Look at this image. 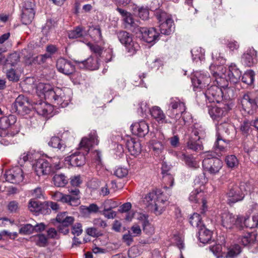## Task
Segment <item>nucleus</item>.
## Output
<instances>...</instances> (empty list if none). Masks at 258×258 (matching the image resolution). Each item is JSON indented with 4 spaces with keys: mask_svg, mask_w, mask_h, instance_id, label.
Segmentation results:
<instances>
[{
    "mask_svg": "<svg viewBox=\"0 0 258 258\" xmlns=\"http://www.w3.org/2000/svg\"><path fill=\"white\" fill-rule=\"evenodd\" d=\"M36 90L40 97L47 99L58 107L64 108L69 104L70 98L66 96L62 89L53 88L49 84L39 83L36 87Z\"/></svg>",
    "mask_w": 258,
    "mask_h": 258,
    "instance_id": "obj_1",
    "label": "nucleus"
},
{
    "mask_svg": "<svg viewBox=\"0 0 258 258\" xmlns=\"http://www.w3.org/2000/svg\"><path fill=\"white\" fill-rule=\"evenodd\" d=\"M210 70L215 78V81L219 85L221 84V81L223 80L230 81L234 84L236 83L239 81L241 76V72L233 63H231L229 66L228 72L222 66L211 65L210 67Z\"/></svg>",
    "mask_w": 258,
    "mask_h": 258,
    "instance_id": "obj_2",
    "label": "nucleus"
},
{
    "mask_svg": "<svg viewBox=\"0 0 258 258\" xmlns=\"http://www.w3.org/2000/svg\"><path fill=\"white\" fill-rule=\"evenodd\" d=\"M220 222L222 226L227 229H232L242 226L243 216L236 215L228 212L224 211L219 215Z\"/></svg>",
    "mask_w": 258,
    "mask_h": 258,
    "instance_id": "obj_3",
    "label": "nucleus"
},
{
    "mask_svg": "<svg viewBox=\"0 0 258 258\" xmlns=\"http://www.w3.org/2000/svg\"><path fill=\"white\" fill-rule=\"evenodd\" d=\"M249 190V185L245 183H241L239 186L234 184L231 185L227 193L228 203L231 205L241 201L245 195Z\"/></svg>",
    "mask_w": 258,
    "mask_h": 258,
    "instance_id": "obj_4",
    "label": "nucleus"
},
{
    "mask_svg": "<svg viewBox=\"0 0 258 258\" xmlns=\"http://www.w3.org/2000/svg\"><path fill=\"white\" fill-rule=\"evenodd\" d=\"M118 38L120 43L123 44L126 51L131 55L135 54L139 50L140 46L134 41L132 34L125 31L117 33Z\"/></svg>",
    "mask_w": 258,
    "mask_h": 258,
    "instance_id": "obj_5",
    "label": "nucleus"
},
{
    "mask_svg": "<svg viewBox=\"0 0 258 258\" xmlns=\"http://www.w3.org/2000/svg\"><path fill=\"white\" fill-rule=\"evenodd\" d=\"M156 17L160 24V30L161 34L169 35L172 31L173 21L166 13L160 11L156 12Z\"/></svg>",
    "mask_w": 258,
    "mask_h": 258,
    "instance_id": "obj_6",
    "label": "nucleus"
},
{
    "mask_svg": "<svg viewBox=\"0 0 258 258\" xmlns=\"http://www.w3.org/2000/svg\"><path fill=\"white\" fill-rule=\"evenodd\" d=\"M31 105L28 98L22 95L18 96L12 105V110L21 115L28 114Z\"/></svg>",
    "mask_w": 258,
    "mask_h": 258,
    "instance_id": "obj_7",
    "label": "nucleus"
},
{
    "mask_svg": "<svg viewBox=\"0 0 258 258\" xmlns=\"http://www.w3.org/2000/svg\"><path fill=\"white\" fill-rule=\"evenodd\" d=\"M223 166V162L218 158H205L203 161L204 171L211 175L218 173Z\"/></svg>",
    "mask_w": 258,
    "mask_h": 258,
    "instance_id": "obj_8",
    "label": "nucleus"
},
{
    "mask_svg": "<svg viewBox=\"0 0 258 258\" xmlns=\"http://www.w3.org/2000/svg\"><path fill=\"white\" fill-rule=\"evenodd\" d=\"M241 111L243 115L252 114L257 108L256 101L252 99L248 94H245L241 99Z\"/></svg>",
    "mask_w": 258,
    "mask_h": 258,
    "instance_id": "obj_9",
    "label": "nucleus"
},
{
    "mask_svg": "<svg viewBox=\"0 0 258 258\" xmlns=\"http://www.w3.org/2000/svg\"><path fill=\"white\" fill-rule=\"evenodd\" d=\"M4 176L6 181L9 182L19 183L24 179V171L21 167L16 166L7 171Z\"/></svg>",
    "mask_w": 258,
    "mask_h": 258,
    "instance_id": "obj_10",
    "label": "nucleus"
},
{
    "mask_svg": "<svg viewBox=\"0 0 258 258\" xmlns=\"http://www.w3.org/2000/svg\"><path fill=\"white\" fill-rule=\"evenodd\" d=\"M250 210L251 212H254L252 218L243 217V225L241 227H239V229H242L244 227L251 229L257 227L258 225V205L257 204H252L250 206Z\"/></svg>",
    "mask_w": 258,
    "mask_h": 258,
    "instance_id": "obj_11",
    "label": "nucleus"
},
{
    "mask_svg": "<svg viewBox=\"0 0 258 258\" xmlns=\"http://www.w3.org/2000/svg\"><path fill=\"white\" fill-rule=\"evenodd\" d=\"M18 133L19 131L15 126H12L8 130L1 131V144L4 146L13 144L14 142L13 139Z\"/></svg>",
    "mask_w": 258,
    "mask_h": 258,
    "instance_id": "obj_12",
    "label": "nucleus"
},
{
    "mask_svg": "<svg viewBox=\"0 0 258 258\" xmlns=\"http://www.w3.org/2000/svg\"><path fill=\"white\" fill-rule=\"evenodd\" d=\"M135 33H139L142 39L147 43H151L156 40L159 36L158 33L154 28L149 29L145 27L137 28V31H135Z\"/></svg>",
    "mask_w": 258,
    "mask_h": 258,
    "instance_id": "obj_13",
    "label": "nucleus"
},
{
    "mask_svg": "<svg viewBox=\"0 0 258 258\" xmlns=\"http://www.w3.org/2000/svg\"><path fill=\"white\" fill-rule=\"evenodd\" d=\"M89 138H83L80 143V149L84 150L87 154L90 148L95 145L98 144L99 141L95 131H93L89 135Z\"/></svg>",
    "mask_w": 258,
    "mask_h": 258,
    "instance_id": "obj_14",
    "label": "nucleus"
},
{
    "mask_svg": "<svg viewBox=\"0 0 258 258\" xmlns=\"http://www.w3.org/2000/svg\"><path fill=\"white\" fill-rule=\"evenodd\" d=\"M56 67L58 71L66 75H69L75 72V66L70 61L60 58L57 59Z\"/></svg>",
    "mask_w": 258,
    "mask_h": 258,
    "instance_id": "obj_15",
    "label": "nucleus"
},
{
    "mask_svg": "<svg viewBox=\"0 0 258 258\" xmlns=\"http://www.w3.org/2000/svg\"><path fill=\"white\" fill-rule=\"evenodd\" d=\"M222 96L221 89L216 85L210 86L205 93V96L209 102H219Z\"/></svg>",
    "mask_w": 258,
    "mask_h": 258,
    "instance_id": "obj_16",
    "label": "nucleus"
},
{
    "mask_svg": "<svg viewBox=\"0 0 258 258\" xmlns=\"http://www.w3.org/2000/svg\"><path fill=\"white\" fill-rule=\"evenodd\" d=\"M211 79L207 75H203L201 72H196L191 79L194 88L202 89L208 85Z\"/></svg>",
    "mask_w": 258,
    "mask_h": 258,
    "instance_id": "obj_17",
    "label": "nucleus"
},
{
    "mask_svg": "<svg viewBox=\"0 0 258 258\" xmlns=\"http://www.w3.org/2000/svg\"><path fill=\"white\" fill-rule=\"evenodd\" d=\"M169 108V110L170 109L172 112V117H176L183 113L186 110L184 103L177 98L171 99Z\"/></svg>",
    "mask_w": 258,
    "mask_h": 258,
    "instance_id": "obj_18",
    "label": "nucleus"
},
{
    "mask_svg": "<svg viewBox=\"0 0 258 258\" xmlns=\"http://www.w3.org/2000/svg\"><path fill=\"white\" fill-rule=\"evenodd\" d=\"M34 170L36 174L40 176L46 175L51 172V167L49 163L44 159L38 160L35 164Z\"/></svg>",
    "mask_w": 258,
    "mask_h": 258,
    "instance_id": "obj_19",
    "label": "nucleus"
},
{
    "mask_svg": "<svg viewBox=\"0 0 258 258\" xmlns=\"http://www.w3.org/2000/svg\"><path fill=\"white\" fill-rule=\"evenodd\" d=\"M117 11L119 13L122 17V20L125 24L126 27H132L134 28L133 31H137V28H140L138 25V21H135L132 14L127 11L120 9L117 8Z\"/></svg>",
    "mask_w": 258,
    "mask_h": 258,
    "instance_id": "obj_20",
    "label": "nucleus"
},
{
    "mask_svg": "<svg viewBox=\"0 0 258 258\" xmlns=\"http://www.w3.org/2000/svg\"><path fill=\"white\" fill-rule=\"evenodd\" d=\"M131 128L132 133L139 137H145L149 131L148 124L143 120L132 124Z\"/></svg>",
    "mask_w": 258,
    "mask_h": 258,
    "instance_id": "obj_21",
    "label": "nucleus"
},
{
    "mask_svg": "<svg viewBox=\"0 0 258 258\" xmlns=\"http://www.w3.org/2000/svg\"><path fill=\"white\" fill-rule=\"evenodd\" d=\"M231 108L229 105H226L223 108L218 106L212 107L209 110V114L211 117L214 119L217 120L218 122L221 121L220 119L223 116H225L227 113L228 110H230Z\"/></svg>",
    "mask_w": 258,
    "mask_h": 258,
    "instance_id": "obj_22",
    "label": "nucleus"
},
{
    "mask_svg": "<svg viewBox=\"0 0 258 258\" xmlns=\"http://www.w3.org/2000/svg\"><path fill=\"white\" fill-rule=\"evenodd\" d=\"M37 113L40 115L48 117V115L52 116L51 114L53 111V107L51 105L45 102L40 101L36 103L34 107Z\"/></svg>",
    "mask_w": 258,
    "mask_h": 258,
    "instance_id": "obj_23",
    "label": "nucleus"
},
{
    "mask_svg": "<svg viewBox=\"0 0 258 258\" xmlns=\"http://www.w3.org/2000/svg\"><path fill=\"white\" fill-rule=\"evenodd\" d=\"M37 113L40 115L48 117V115L52 116L51 114L53 111V107L51 105L45 102L40 101L36 103L34 107Z\"/></svg>",
    "mask_w": 258,
    "mask_h": 258,
    "instance_id": "obj_24",
    "label": "nucleus"
},
{
    "mask_svg": "<svg viewBox=\"0 0 258 258\" xmlns=\"http://www.w3.org/2000/svg\"><path fill=\"white\" fill-rule=\"evenodd\" d=\"M256 51L253 48L248 49L242 57V61L246 66L251 67L256 62Z\"/></svg>",
    "mask_w": 258,
    "mask_h": 258,
    "instance_id": "obj_25",
    "label": "nucleus"
},
{
    "mask_svg": "<svg viewBox=\"0 0 258 258\" xmlns=\"http://www.w3.org/2000/svg\"><path fill=\"white\" fill-rule=\"evenodd\" d=\"M226 118L224 121L221 120L218 122L217 125V135H229L230 131L233 130L232 125L226 121Z\"/></svg>",
    "mask_w": 258,
    "mask_h": 258,
    "instance_id": "obj_26",
    "label": "nucleus"
},
{
    "mask_svg": "<svg viewBox=\"0 0 258 258\" xmlns=\"http://www.w3.org/2000/svg\"><path fill=\"white\" fill-rule=\"evenodd\" d=\"M150 114L159 123H168L166 120V116L161 109L157 106H153L150 110Z\"/></svg>",
    "mask_w": 258,
    "mask_h": 258,
    "instance_id": "obj_27",
    "label": "nucleus"
},
{
    "mask_svg": "<svg viewBox=\"0 0 258 258\" xmlns=\"http://www.w3.org/2000/svg\"><path fill=\"white\" fill-rule=\"evenodd\" d=\"M126 145L132 155L137 156L141 153L142 148L140 142L131 139L127 141Z\"/></svg>",
    "mask_w": 258,
    "mask_h": 258,
    "instance_id": "obj_28",
    "label": "nucleus"
},
{
    "mask_svg": "<svg viewBox=\"0 0 258 258\" xmlns=\"http://www.w3.org/2000/svg\"><path fill=\"white\" fill-rule=\"evenodd\" d=\"M16 121V117L13 115H9L0 117V129L5 130L13 126Z\"/></svg>",
    "mask_w": 258,
    "mask_h": 258,
    "instance_id": "obj_29",
    "label": "nucleus"
},
{
    "mask_svg": "<svg viewBox=\"0 0 258 258\" xmlns=\"http://www.w3.org/2000/svg\"><path fill=\"white\" fill-rule=\"evenodd\" d=\"M161 197V195L159 196L157 195L156 191L152 190L145 196L143 199V202L147 207H152Z\"/></svg>",
    "mask_w": 258,
    "mask_h": 258,
    "instance_id": "obj_30",
    "label": "nucleus"
},
{
    "mask_svg": "<svg viewBox=\"0 0 258 258\" xmlns=\"http://www.w3.org/2000/svg\"><path fill=\"white\" fill-rule=\"evenodd\" d=\"M20 58V55L17 52H14L11 54L6 58L4 56H0V66L4 64L7 66L10 64L11 66H14L19 61Z\"/></svg>",
    "mask_w": 258,
    "mask_h": 258,
    "instance_id": "obj_31",
    "label": "nucleus"
},
{
    "mask_svg": "<svg viewBox=\"0 0 258 258\" xmlns=\"http://www.w3.org/2000/svg\"><path fill=\"white\" fill-rule=\"evenodd\" d=\"M199 240L204 244L209 243L212 237V232L203 226L199 229Z\"/></svg>",
    "mask_w": 258,
    "mask_h": 258,
    "instance_id": "obj_32",
    "label": "nucleus"
},
{
    "mask_svg": "<svg viewBox=\"0 0 258 258\" xmlns=\"http://www.w3.org/2000/svg\"><path fill=\"white\" fill-rule=\"evenodd\" d=\"M84 153H75L69 157V161L73 166H81L85 163Z\"/></svg>",
    "mask_w": 258,
    "mask_h": 258,
    "instance_id": "obj_33",
    "label": "nucleus"
},
{
    "mask_svg": "<svg viewBox=\"0 0 258 258\" xmlns=\"http://www.w3.org/2000/svg\"><path fill=\"white\" fill-rule=\"evenodd\" d=\"M56 220L65 226H70L74 222V218L72 216H70L67 212H61L58 213L56 217Z\"/></svg>",
    "mask_w": 258,
    "mask_h": 258,
    "instance_id": "obj_34",
    "label": "nucleus"
},
{
    "mask_svg": "<svg viewBox=\"0 0 258 258\" xmlns=\"http://www.w3.org/2000/svg\"><path fill=\"white\" fill-rule=\"evenodd\" d=\"M76 62L79 63H81L84 67L91 70H97L99 66L97 58H94L91 56L83 61H77Z\"/></svg>",
    "mask_w": 258,
    "mask_h": 258,
    "instance_id": "obj_35",
    "label": "nucleus"
},
{
    "mask_svg": "<svg viewBox=\"0 0 258 258\" xmlns=\"http://www.w3.org/2000/svg\"><path fill=\"white\" fill-rule=\"evenodd\" d=\"M256 241V234L254 233H247L242 236L239 239V242L246 246L252 245Z\"/></svg>",
    "mask_w": 258,
    "mask_h": 258,
    "instance_id": "obj_36",
    "label": "nucleus"
},
{
    "mask_svg": "<svg viewBox=\"0 0 258 258\" xmlns=\"http://www.w3.org/2000/svg\"><path fill=\"white\" fill-rule=\"evenodd\" d=\"M179 158L183 161H184L186 164L190 168H197L199 167V163L196 160V159L191 156H186L184 153H181V155H177Z\"/></svg>",
    "mask_w": 258,
    "mask_h": 258,
    "instance_id": "obj_37",
    "label": "nucleus"
},
{
    "mask_svg": "<svg viewBox=\"0 0 258 258\" xmlns=\"http://www.w3.org/2000/svg\"><path fill=\"white\" fill-rule=\"evenodd\" d=\"M200 140H198V137H194L192 135H191L187 143L188 148L195 151L202 150L203 147Z\"/></svg>",
    "mask_w": 258,
    "mask_h": 258,
    "instance_id": "obj_38",
    "label": "nucleus"
},
{
    "mask_svg": "<svg viewBox=\"0 0 258 258\" xmlns=\"http://www.w3.org/2000/svg\"><path fill=\"white\" fill-rule=\"evenodd\" d=\"M134 218L142 223L143 230L146 231L147 227H152L149 225L148 215L141 212H134Z\"/></svg>",
    "mask_w": 258,
    "mask_h": 258,
    "instance_id": "obj_39",
    "label": "nucleus"
},
{
    "mask_svg": "<svg viewBox=\"0 0 258 258\" xmlns=\"http://www.w3.org/2000/svg\"><path fill=\"white\" fill-rule=\"evenodd\" d=\"M21 21L23 24H30L34 18L35 11L21 10Z\"/></svg>",
    "mask_w": 258,
    "mask_h": 258,
    "instance_id": "obj_40",
    "label": "nucleus"
},
{
    "mask_svg": "<svg viewBox=\"0 0 258 258\" xmlns=\"http://www.w3.org/2000/svg\"><path fill=\"white\" fill-rule=\"evenodd\" d=\"M28 208L32 212L43 213L42 209L44 208V205L35 200L31 199L29 201Z\"/></svg>",
    "mask_w": 258,
    "mask_h": 258,
    "instance_id": "obj_41",
    "label": "nucleus"
},
{
    "mask_svg": "<svg viewBox=\"0 0 258 258\" xmlns=\"http://www.w3.org/2000/svg\"><path fill=\"white\" fill-rule=\"evenodd\" d=\"M203 197V192L202 191V190L196 189L190 192L189 196V200L191 202L195 203H198L199 201L202 200L203 203V206H204L205 203H204V200Z\"/></svg>",
    "mask_w": 258,
    "mask_h": 258,
    "instance_id": "obj_42",
    "label": "nucleus"
},
{
    "mask_svg": "<svg viewBox=\"0 0 258 258\" xmlns=\"http://www.w3.org/2000/svg\"><path fill=\"white\" fill-rule=\"evenodd\" d=\"M48 145L53 148H57L61 152L64 151L66 146L59 138L53 137L48 143Z\"/></svg>",
    "mask_w": 258,
    "mask_h": 258,
    "instance_id": "obj_43",
    "label": "nucleus"
},
{
    "mask_svg": "<svg viewBox=\"0 0 258 258\" xmlns=\"http://www.w3.org/2000/svg\"><path fill=\"white\" fill-rule=\"evenodd\" d=\"M205 135V130L204 127L199 123H196L194 125L191 135L198 137L199 140L204 137Z\"/></svg>",
    "mask_w": 258,
    "mask_h": 258,
    "instance_id": "obj_44",
    "label": "nucleus"
},
{
    "mask_svg": "<svg viewBox=\"0 0 258 258\" xmlns=\"http://www.w3.org/2000/svg\"><path fill=\"white\" fill-rule=\"evenodd\" d=\"M60 202L72 206H77L80 204V201L77 197H72V196L64 194H63Z\"/></svg>",
    "mask_w": 258,
    "mask_h": 258,
    "instance_id": "obj_45",
    "label": "nucleus"
},
{
    "mask_svg": "<svg viewBox=\"0 0 258 258\" xmlns=\"http://www.w3.org/2000/svg\"><path fill=\"white\" fill-rule=\"evenodd\" d=\"M53 179L54 185L58 187L64 186L68 181V178L63 174H55Z\"/></svg>",
    "mask_w": 258,
    "mask_h": 258,
    "instance_id": "obj_46",
    "label": "nucleus"
},
{
    "mask_svg": "<svg viewBox=\"0 0 258 258\" xmlns=\"http://www.w3.org/2000/svg\"><path fill=\"white\" fill-rule=\"evenodd\" d=\"M228 148V143L222 139L221 136L217 135V141L215 143L214 148L215 151L225 152Z\"/></svg>",
    "mask_w": 258,
    "mask_h": 258,
    "instance_id": "obj_47",
    "label": "nucleus"
},
{
    "mask_svg": "<svg viewBox=\"0 0 258 258\" xmlns=\"http://www.w3.org/2000/svg\"><path fill=\"white\" fill-rule=\"evenodd\" d=\"M36 244L39 247H45L48 244V238L43 234H37L33 236Z\"/></svg>",
    "mask_w": 258,
    "mask_h": 258,
    "instance_id": "obj_48",
    "label": "nucleus"
},
{
    "mask_svg": "<svg viewBox=\"0 0 258 258\" xmlns=\"http://www.w3.org/2000/svg\"><path fill=\"white\" fill-rule=\"evenodd\" d=\"M241 251L240 246L234 244L230 246L228 249L226 258H234L237 256Z\"/></svg>",
    "mask_w": 258,
    "mask_h": 258,
    "instance_id": "obj_49",
    "label": "nucleus"
},
{
    "mask_svg": "<svg viewBox=\"0 0 258 258\" xmlns=\"http://www.w3.org/2000/svg\"><path fill=\"white\" fill-rule=\"evenodd\" d=\"M191 53L194 60L199 59L202 60L205 58V50L201 47L196 46L194 47L191 50Z\"/></svg>",
    "mask_w": 258,
    "mask_h": 258,
    "instance_id": "obj_50",
    "label": "nucleus"
},
{
    "mask_svg": "<svg viewBox=\"0 0 258 258\" xmlns=\"http://www.w3.org/2000/svg\"><path fill=\"white\" fill-rule=\"evenodd\" d=\"M165 202L163 199L160 198L156 203L152 206L154 207V212L156 215H161L165 210Z\"/></svg>",
    "mask_w": 258,
    "mask_h": 258,
    "instance_id": "obj_51",
    "label": "nucleus"
},
{
    "mask_svg": "<svg viewBox=\"0 0 258 258\" xmlns=\"http://www.w3.org/2000/svg\"><path fill=\"white\" fill-rule=\"evenodd\" d=\"M88 33L94 40L99 41L102 39L101 30L99 26L90 27L88 30Z\"/></svg>",
    "mask_w": 258,
    "mask_h": 258,
    "instance_id": "obj_52",
    "label": "nucleus"
},
{
    "mask_svg": "<svg viewBox=\"0 0 258 258\" xmlns=\"http://www.w3.org/2000/svg\"><path fill=\"white\" fill-rule=\"evenodd\" d=\"M255 73L252 70L246 71L242 77V81L247 85H251L254 79Z\"/></svg>",
    "mask_w": 258,
    "mask_h": 258,
    "instance_id": "obj_53",
    "label": "nucleus"
},
{
    "mask_svg": "<svg viewBox=\"0 0 258 258\" xmlns=\"http://www.w3.org/2000/svg\"><path fill=\"white\" fill-rule=\"evenodd\" d=\"M85 34L83 29L81 27L78 26L74 30L69 31L68 32V36L69 38L75 39L82 37Z\"/></svg>",
    "mask_w": 258,
    "mask_h": 258,
    "instance_id": "obj_54",
    "label": "nucleus"
},
{
    "mask_svg": "<svg viewBox=\"0 0 258 258\" xmlns=\"http://www.w3.org/2000/svg\"><path fill=\"white\" fill-rule=\"evenodd\" d=\"M189 222L193 227H197L199 229L204 226L201 223L200 215L198 213H194L190 217Z\"/></svg>",
    "mask_w": 258,
    "mask_h": 258,
    "instance_id": "obj_55",
    "label": "nucleus"
},
{
    "mask_svg": "<svg viewBox=\"0 0 258 258\" xmlns=\"http://www.w3.org/2000/svg\"><path fill=\"white\" fill-rule=\"evenodd\" d=\"M34 151H29L22 154L19 160L20 165H22L26 161L34 159L35 158L34 157Z\"/></svg>",
    "mask_w": 258,
    "mask_h": 258,
    "instance_id": "obj_56",
    "label": "nucleus"
},
{
    "mask_svg": "<svg viewBox=\"0 0 258 258\" xmlns=\"http://www.w3.org/2000/svg\"><path fill=\"white\" fill-rule=\"evenodd\" d=\"M135 11H137L139 17L143 20H146L149 17V11L147 8L144 7H136L134 9Z\"/></svg>",
    "mask_w": 258,
    "mask_h": 258,
    "instance_id": "obj_57",
    "label": "nucleus"
},
{
    "mask_svg": "<svg viewBox=\"0 0 258 258\" xmlns=\"http://www.w3.org/2000/svg\"><path fill=\"white\" fill-rule=\"evenodd\" d=\"M225 162L227 166L229 168H233L238 164V161L235 155L227 156L225 159Z\"/></svg>",
    "mask_w": 258,
    "mask_h": 258,
    "instance_id": "obj_58",
    "label": "nucleus"
},
{
    "mask_svg": "<svg viewBox=\"0 0 258 258\" xmlns=\"http://www.w3.org/2000/svg\"><path fill=\"white\" fill-rule=\"evenodd\" d=\"M34 231L33 226L30 224L23 225L19 229V233L23 235H29Z\"/></svg>",
    "mask_w": 258,
    "mask_h": 258,
    "instance_id": "obj_59",
    "label": "nucleus"
},
{
    "mask_svg": "<svg viewBox=\"0 0 258 258\" xmlns=\"http://www.w3.org/2000/svg\"><path fill=\"white\" fill-rule=\"evenodd\" d=\"M7 77L10 81L17 82L19 79V75L13 69H10L6 72Z\"/></svg>",
    "mask_w": 258,
    "mask_h": 258,
    "instance_id": "obj_60",
    "label": "nucleus"
},
{
    "mask_svg": "<svg viewBox=\"0 0 258 258\" xmlns=\"http://www.w3.org/2000/svg\"><path fill=\"white\" fill-rule=\"evenodd\" d=\"M35 6L32 0H26L22 4L21 10L35 11Z\"/></svg>",
    "mask_w": 258,
    "mask_h": 258,
    "instance_id": "obj_61",
    "label": "nucleus"
},
{
    "mask_svg": "<svg viewBox=\"0 0 258 258\" xmlns=\"http://www.w3.org/2000/svg\"><path fill=\"white\" fill-rule=\"evenodd\" d=\"M83 232L82 225L80 223H76L72 226V233L75 235L79 236Z\"/></svg>",
    "mask_w": 258,
    "mask_h": 258,
    "instance_id": "obj_62",
    "label": "nucleus"
},
{
    "mask_svg": "<svg viewBox=\"0 0 258 258\" xmlns=\"http://www.w3.org/2000/svg\"><path fill=\"white\" fill-rule=\"evenodd\" d=\"M251 124L248 120H244L240 126V130L243 135L248 134L251 130Z\"/></svg>",
    "mask_w": 258,
    "mask_h": 258,
    "instance_id": "obj_63",
    "label": "nucleus"
},
{
    "mask_svg": "<svg viewBox=\"0 0 258 258\" xmlns=\"http://www.w3.org/2000/svg\"><path fill=\"white\" fill-rule=\"evenodd\" d=\"M86 232L88 235L94 237H97L102 235L100 231H99L95 227L88 228L86 230Z\"/></svg>",
    "mask_w": 258,
    "mask_h": 258,
    "instance_id": "obj_64",
    "label": "nucleus"
}]
</instances>
